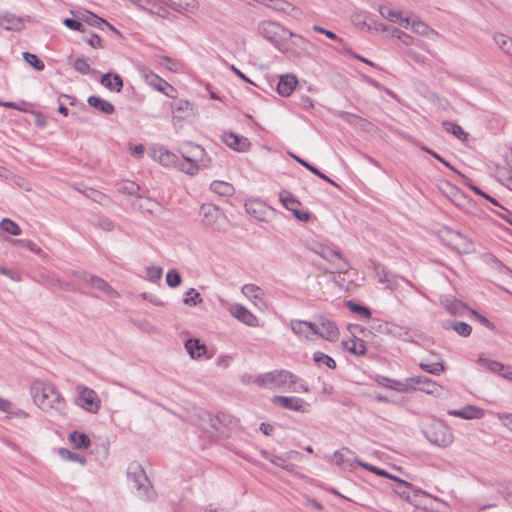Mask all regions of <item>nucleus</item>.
<instances>
[{"instance_id":"obj_25","label":"nucleus","mask_w":512,"mask_h":512,"mask_svg":"<svg viewBox=\"0 0 512 512\" xmlns=\"http://www.w3.org/2000/svg\"><path fill=\"white\" fill-rule=\"evenodd\" d=\"M442 327L445 330H454L459 336L468 337L471 334L472 328L469 324L461 321H444Z\"/></svg>"},{"instance_id":"obj_15","label":"nucleus","mask_w":512,"mask_h":512,"mask_svg":"<svg viewBox=\"0 0 512 512\" xmlns=\"http://www.w3.org/2000/svg\"><path fill=\"white\" fill-rule=\"evenodd\" d=\"M223 141L229 148L238 152H245L250 147V142L246 137L237 135L233 132L224 133Z\"/></svg>"},{"instance_id":"obj_32","label":"nucleus","mask_w":512,"mask_h":512,"mask_svg":"<svg viewBox=\"0 0 512 512\" xmlns=\"http://www.w3.org/2000/svg\"><path fill=\"white\" fill-rule=\"evenodd\" d=\"M241 291L249 299H253L255 301H263L264 292L259 286L255 284H245Z\"/></svg>"},{"instance_id":"obj_46","label":"nucleus","mask_w":512,"mask_h":512,"mask_svg":"<svg viewBox=\"0 0 512 512\" xmlns=\"http://www.w3.org/2000/svg\"><path fill=\"white\" fill-rule=\"evenodd\" d=\"M92 223L95 227L100 228L106 232H111L115 228L114 222L108 217L104 216L96 217Z\"/></svg>"},{"instance_id":"obj_29","label":"nucleus","mask_w":512,"mask_h":512,"mask_svg":"<svg viewBox=\"0 0 512 512\" xmlns=\"http://www.w3.org/2000/svg\"><path fill=\"white\" fill-rule=\"evenodd\" d=\"M80 20L89 24L93 27H100L102 24H106L111 30H113L116 33H119L111 24H109L106 20L103 18L98 17L96 14L86 11V13H83L80 17Z\"/></svg>"},{"instance_id":"obj_3","label":"nucleus","mask_w":512,"mask_h":512,"mask_svg":"<svg viewBox=\"0 0 512 512\" xmlns=\"http://www.w3.org/2000/svg\"><path fill=\"white\" fill-rule=\"evenodd\" d=\"M127 479L132 491L140 498H152V484L145 470L138 462H132L127 468Z\"/></svg>"},{"instance_id":"obj_16","label":"nucleus","mask_w":512,"mask_h":512,"mask_svg":"<svg viewBox=\"0 0 512 512\" xmlns=\"http://www.w3.org/2000/svg\"><path fill=\"white\" fill-rule=\"evenodd\" d=\"M0 27L7 31H21L24 28V20L10 12L0 13Z\"/></svg>"},{"instance_id":"obj_58","label":"nucleus","mask_w":512,"mask_h":512,"mask_svg":"<svg viewBox=\"0 0 512 512\" xmlns=\"http://www.w3.org/2000/svg\"><path fill=\"white\" fill-rule=\"evenodd\" d=\"M83 41L96 49L103 47L101 37L94 33H90V36H84Z\"/></svg>"},{"instance_id":"obj_56","label":"nucleus","mask_w":512,"mask_h":512,"mask_svg":"<svg viewBox=\"0 0 512 512\" xmlns=\"http://www.w3.org/2000/svg\"><path fill=\"white\" fill-rule=\"evenodd\" d=\"M202 211L205 216V218H208L209 216H214L216 218H222L224 219V215L220 211V209L213 205H203Z\"/></svg>"},{"instance_id":"obj_21","label":"nucleus","mask_w":512,"mask_h":512,"mask_svg":"<svg viewBox=\"0 0 512 512\" xmlns=\"http://www.w3.org/2000/svg\"><path fill=\"white\" fill-rule=\"evenodd\" d=\"M449 415L460 417L463 419H480L484 415V411L473 405H468L459 410H450Z\"/></svg>"},{"instance_id":"obj_34","label":"nucleus","mask_w":512,"mask_h":512,"mask_svg":"<svg viewBox=\"0 0 512 512\" xmlns=\"http://www.w3.org/2000/svg\"><path fill=\"white\" fill-rule=\"evenodd\" d=\"M145 80L151 87H153L155 90H157L159 92H165V90L168 86L167 81H165L164 79L159 77L157 74L152 73V72L145 74Z\"/></svg>"},{"instance_id":"obj_51","label":"nucleus","mask_w":512,"mask_h":512,"mask_svg":"<svg viewBox=\"0 0 512 512\" xmlns=\"http://www.w3.org/2000/svg\"><path fill=\"white\" fill-rule=\"evenodd\" d=\"M139 7L143 11H146V12L150 13L151 15H156L161 18H167L170 14L169 11L163 6L154 5L153 7L148 8V7H145V6L139 4Z\"/></svg>"},{"instance_id":"obj_20","label":"nucleus","mask_w":512,"mask_h":512,"mask_svg":"<svg viewBox=\"0 0 512 512\" xmlns=\"http://www.w3.org/2000/svg\"><path fill=\"white\" fill-rule=\"evenodd\" d=\"M379 12L384 18L402 27L407 28L410 24L409 18L403 17L399 10H394L388 6H380Z\"/></svg>"},{"instance_id":"obj_9","label":"nucleus","mask_w":512,"mask_h":512,"mask_svg":"<svg viewBox=\"0 0 512 512\" xmlns=\"http://www.w3.org/2000/svg\"><path fill=\"white\" fill-rule=\"evenodd\" d=\"M77 404L90 413H97L101 406V401L97 393L86 386L78 385Z\"/></svg>"},{"instance_id":"obj_35","label":"nucleus","mask_w":512,"mask_h":512,"mask_svg":"<svg viewBox=\"0 0 512 512\" xmlns=\"http://www.w3.org/2000/svg\"><path fill=\"white\" fill-rule=\"evenodd\" d=\"M437 358L436 362L432 363H420V368L424 370L425 372L432 374V375H440L442 372H444V364L441 358L438 355H435Z\"/></svg>"},{"instance_id":"obj_36","label":"nucleus","mask_w":512,"mask_h":512,"mask_svg":"<svg viewBox=\"0 0 512 512\" xmlns=\"http://www.w3.org/2000/svg\"><path fill=\"white\" fill-rule=\"evenodd\" d=\"M279 196L281 203L286 209L290 210L292 213L294 210L298 209L300 202L294 197L293 194L288 191H282Z\"/></svg>"},{"instance_id":"obj_38","label":"nucleus","mask_w":512,"mask_h":512,"mask_svg":"<svg viewBox=\"0 0 512 512\" xmlns=\"http://www.w3.org/2000/svg\"><path fill=\"white\" fill-rule=\"evenodd\" d=\"M345 306L353 313L359 314L366 319H369L372 316V313L368 307L358 304L352 300L346 301Z\"/></svg>"},{"instance_id":"obj_22","label":"nucleus","mask_w":512,"mask_h":512,"mask_svg":"<svg viewBox=\"0 0 512 512\" xmlns=\"http://www.w3.org/2000/svg\"><path fill=\"white\" fill-rule=\"evenodd\" d=\"M185 348L192 359H199L207 351L205 344L201 343L199 339L195 338L188 339L185 342Z\"/></svg>"},{"instance_id":"obj_7","label":"nucleus","mask_w":512,"mask_h":512,"mask_svg":"<svg viewBox=\"0 0 512 512\" xmlns=\"http://www.w3.org/2000/svg\"><path fill=\"white\" fill-rule=\"evenodd\" d=\"M310 251L317 254L327 262L333 264L336 270L344 273L349 269L348 261L342 256L341 252L322 243H315L309 247Z\"/></svg>"},{"instance_id":"obj_64","label":"nucleus","mask_w":512,"mask_h":512,"mask_svg":"<svg viewBox=\"0 0 512 512\" xmlns=\"http://www.w3.org/2000/svg\"><path fill=\"white\" fill-rule=\"evenodd\" d=\"M497 491L505 498L512 497V483H499Z\"/></svg>"},{"instance_id":"obj_45","label":"nucleus","mask_w":512,"mask_h":512,"mask_svg":"<svg viewBox=\"0 0 512 512\" xmlns=\"http://www.w3.org/2000/svg\"><path fill=\"white\" fill-rule=\"evenodd\" d=\"M0 228L2 231L14 236L19 235L21 233L18 224L8 218H4L0 222Z\"/></svg>"},{"instance_id":"obj_14","label":"nucleus","mask_w":512,"mask_h":512,"mask_svg":"<svg viewBox=\"0 0 512 512\" xmlns=\"http://www.w3.org/2000/svg\"><path fill=\"white\" fill-rule=\"evenodd\" d=\"M376 381L379 385L390 388V389L398 391V392L409 393V392H413L415 390L414 386H410L409 378H407L405 381H399V380L390 379L385 376H378Z\"/></svg>"},{"instance_id":"obj_33","label":"nucleus","mask_w":512,"mask_h":512,"mask_svg":"<svg viewBox=\"0 0 512 512\" xmlns=\"http://www.w3.org/2000/svg\"><path fill=\"white\" fill-rule=\"evenodd\" d=\"M69 440L78 449H87L90 446V439L85 433L74 431L70 433Z\"/></svg>"},{"instance_id":"obj_54","label":"nucleus","mask_w":512,"mask_h":512,"mask_svg":"<svg viewBox=\"0 0 512 512\" xmlns=\"http://www.w3.org/2000/svg\"><path fill=\"white\" fill-rule=\"evenodd\" d=\"M409 25H411L414 32L420 35H428L429 32H434L426 23L420 20H414Z\"/></svg>"},{"instance_id":"obj_55","label":"nucleus","mask_w":512,"mask_h":512,"mask_svg":"<svg viewBox=\"0 0 512 512\" xmlns=\"http://www.w3.org/2000/svg\"><path fill=\"white\" fill-rule=\"evenodd\" d=\"M353 346L348 348V350L355 355H364L367 351L366 344L362 339L355 338L353 341Z\"/></svg>"},{"instance_id":"obj_18","label":"nucleus","mask_w":512,"mask_h":512,"mask_svg":"<svg viewBox=\"0 0 512 512\" xmlns=\"http://www.w3.org/2000/svg\"><path fill=\"white\" fill-rule=\"evenodd\" d=\"M298 84V80L293 74H285L279 78L277 92L282 97H288L292 94Z\"/></svg>"},{"instance_id":"obj_50","label":"nucleus","mask_w":512,"mask_h":512,"mask_svg":"<svg viewBox=\"0 0 512 512\" xmlns=\"http://www.w3.org/2000/svg\"><path fill=\"white\" fill-rule=\"evenodd\" d=\"M166 282L172 288H176L181 284V275L177 269L173 268L167 272Z\"/></svg>"},{"instance_id":"obj_23","label":"nucleus","mask_w":512,"mask_h":512,"mask_svg":"<svg viewBox=\"0 0 512 512\" xmlns=\"http://www.w3.org/2000/svg\"><path fill=\"white\" fill-rule=\"evenodd\" d=\"M100 83L111 91L120 92L123 88V80L119 74L106 73L101 77Z\"/></svg>"},{"instance_id":"obj_17","label":"nucleus","mask_w":512,"mask_h":512,"mask_svg":"<svg viewBox=\"0 0 512 512\" xmlns=\"http://www.w3.org/2000/svg\"><path fill=\"white\" fill-rule=\"evenodd\" d=\"M78 277L89 283L95 289L103 291L108 295L113 296L118 294L109 283L98 276L88 275L87 273L82 272Z\"/></svg>"},{"instance_id":"obj_40","label":"nucleus","mask_w":512,"mask_h":512,"mask_svg":"<svg viewBox=\"0 0 512 512\" xmlns=\"http://www.w3.org/2000/svg\"><path fill=\"white\" fill-rule=\"evenodd\" d=\"M363 26H366L369 30L375 31H387V25L376 21L372 16L368 15L363 20L357 22Z\"/></svg>"},{"instance_id":"obj_44","label":"nucleus","mask_w":512,"mask_h":512,"mask_svg":"<svg viewBox=\"0 0 512 512\" xmlns=\"http://www.w3.org/2000/svg\"><path fill=\"white\" fill-rule=\"evenodd\" d=\"M59 455L64 460H69V461H73V462H79L82 465L86 464V457L84 455H81V454H78V453H74V452H72V451H70L68 449L61 448L59 450Z\"/></svg>"},{"instance_id":"obj_42","label":"nucleus","mask_w":512,"mask_h":512,"mask_svg":"<svg viewBox=\"0 0 512 512\" xmlns=\"http://www.w3.org/2000/svg\"><path fill=\"white\" fill-rule=\"evenodd\" d=\"M288 35L293 39V45L300 47L305 54H310L309 49L313 47V45L307 39L290 31H288Z\"/></svg>"},{"instance_id":"obj_60","label":"nucleus","mask_w":512,"mask_h":512,"mask_svg":"<svg viewBox=\"0 0 512 512\" xmlns=\"http://www.w3.org/2000/svg\"><path fill=\"white\" fill-rule=\"evenodd\" d=\"M83 193L85 194V196H87L88 198L92 199L97 203H102L105 198V195L103 193L93 188H87Z\"/></svg>"},{"instance_id":"obj_28","label":"nucleus","mask_w":512,"mask_h":512,"mask_svg":"<svg viewBox=\"0 0 512 512\" xmlns=\"http://www.w3.org/2000/svg\"><path fill=\"white\" fill-rule=\"evenodd\" d=\"M210 189L220 196H232L235 192L234 186L226 181L215 180L210 184Z\"/></svg>"},{"instance_id":"obj_19","label":"nucleus","mask_w":512,"mask_h":512,"mask_svg":"<svg viewBox=\"0 0 512 512\" xmlns=\"http://www.w3.org/2000/svg\"><path fill=\"white\" fill-rule=\"evenodd\" d=\"M320 333L319 336L328 341H334L338 338L339 330L336 324L326 317H319Z\"/></svg>"},{"instance_id":"obj_5","label":"nucleus","mask_w":512,"mask_h":512,"mask_svg":"<svg viewBox=\"0 0 512 512\" xmlns=\"http://www.w3.org/2000/svg\"><path fill=\"white\" fill-rule=\"evenodd\" d=\"M422 432L431 444L439 447H448L454 440L450 427L440 420H432Z\"/></svg>"},{"instance_id":"obj_4","label":"nucleus","mask_w":512,"mask_h":512,"mask_svg":"<svg viewBox=\"0 0 512 512\" xmlns=\"http://www.w3.org/2000/svg\"><path fill=\"white\" fill-rule=\"evenodd\" d=\"M182 156L185 159V163L179 161L178 168L189 174L195 175L201 167H207L210 160L204 159L206 152L200 145H188L183 148Z\"/></svg>"},{"instance_id":"obj_1","label":"nucleus","mask_w":512,"mask_h":512,"mask_svg":"<svg viewBox=\"0 0 512 512\" xmlns=\"http://www.w3.org/2000/svg\"><path fill=\"white\" fill-rule=\"evenodd\" d=\"M255 383L261 388H281L295 393L309 392L308 385L303 379L284 369L260 374L256 377Z\"/></svg>"},{"instance_id":"obj_30","label":"nucleus","mask_w":512,"mask_h":512,"mask_svg":"<svg viewBox=\"0 0 512 512\" xmlns=\"http://www.w3.org/2000/svg\"><path fill=\"white\" fill-rule=\"evenodd\" d=\"M478 363L484 367H486L492 373L498 374L503 377V373H505V369L507 365H504L498 361L479 357Z\"/></svg>"},{"instance_id":"obj_59","label":"nucleus","mask_w":512,"mask_h":512,"mask_svg":"<svg viewBox=\"0 0 512 512\" xmlns=\"http://www.w3.org/2000/svg\"><path fill=\"white\" fill-rule=\"evenodd\" d=\"M146 273L150 281L156 282L161 279L163 271L160 267L152 266L146 269Z\"/></svg>"},{"instance_id":"obj_24","label":"nucleus","mask_w":512,"mask_h":512,"mask_svg":"<svg viewBox=\"0 0 512 512\" xmlns=\"http://www.w3.org/2000/svg\"><path fill=\"white\" fill-rule=\"evenodd\" d=\"M87 102L91 107L101 111L104 114L111 115L115 112L114 105L109 101L100 98L99 96L92 95L88 98Z\"/></svg>"},{"instance_id":"obj_31","label":"nucleus","mask_w":512,"mask_h":512,"mask_svg":"<svg viewBox=\"0 0 512 512\" xmlns=\"http://www.w3.org/2000/svg\"><path fill=\"white\" fill-rule=\"evenodd\" d=\"M169 6L175 11L193 12L198 8L196 0H170Z\"/></svg>"},{"instance_id":"obj_41","label":"nucleus","mask_w":512,"mask_h":512,"mask_svg":"<svg viewBox=\"0 0 512 512\" xmlns=\"http://www.w3.org/2000/svg\"><path fill=\"white\" fill-rule=\"evenodd\" d=\"M444 306L452 315H462L463 311L467 308L463 302L456 299L447 300Z\"/></svg>"},{"instance_id":"obj_27","label":"nucleus","mask_w":512,"mask_h":512,"mask_svg":"<svg viewBox=\"0 0 512 512\" xmlns=\"http://www.w3.org/2000/svg\"><path fill=\"white\" fill-rule=\"evenodd\" d=\"M369 267L373 269V271L375 272L376 276L378 277V280H379L380 283L386 284V287L389 288V289L393 288L394 283L389 278V274L385 270L384 266H382L378 262H375V261L371 260Z\"/></svg>"},{"instance_id":"obj_8","label":"nucleus","mask_w":512,"mask_h":512,"mask_svg":"<svg viewBox=\"0 0 512 512\" xmlns=\"http://www.w3.org/2000/svg\"><path fill=\"white\" fill-rule=\"evenodd\" d=\"M261 36L271 42L277 49L283 50L282 34H288V30L272 21H263L258 26Z\"/></svg>"},{"instance_id":"obj_53","label":"nucleus","mask_w":512,"mask_h":512,"mask_svg":"<svg viewBox=\"0 0 512 512\" xmlns=\"http://www.w3.org/2000/svg\"><path fill=\"white\" fill-rule=\"evenodd\" d=\"M73 68L79 73L86 75L90 72V65L84 57L77 58L73 64Z\"/></svg>"},{"instance_id":"obj_39","label":"nucleus","mask_w":512,"mask_h":512,"mask_svg":"<svg viewBox=\"0 0 512 512\" xmlns=\"http://www.w3.org/2000/svg\"><path fill=\"white\" fill-rule=\"evenodd\" d=\"M494 41L499 46V48L512 56V38L504 34H495Z\"/></svg>"},{"instance_id":"obj_49","label":"nucleus","mask_w":512,"mask_h":512,"mask_svg":"<svg viewBox=\"0 0 512 512\" xmlns=\"http://www.w3.org/2000/svg\"><path fill=\"white\" fill-rule=\"evenodd\" d=\"M202 302V297L199 292H197L194 288H190L186 292V297L183 299V303L188 306H196Z\"/></svg>"},{"instance_id":"obj_2","label":"nucleus","mask_w":512,"mask_h":512,"mask_svg":"<svg viewBox=\"0 0 512 512\" xmlns=\"http://www.w3.org/2000/svg\"><path fill=\"white\" fill-rule=\"evenodd\" d=\"M34 403L43 411L61 414L66 402L56 387L48 382L34 380L30 386Z\"/></svg>"},{"instance_id":"obj_26","label":"nucleus","mask_w":512,"mask_h":512,"mask_svg":"<svg viewBox=\"0 0 512 512\" xmlns=\"http://www.w3.org/2000/svg\"><path fill=\"white\" fill-rule=\"evenodd\" d=\"M246 211L253 215L255 218L261 220L264 217V214L268 207L259 200H249L245 203Z\"/></svg>"},{"instance_id":"obj_6","label":"nucleus","mask_w":512,"mask_h":512,"mask_svg":"<svg viewBox=\"0 0 512 512\" xmlns=\"http://www.w3.org/2000/svg\"><path fill=\"white\" fill-rule=\"evenodd\" d=\"M440 240L457 253L464 254L473 251L472 241L457 230L444 227L439 232Z\"/></svg>"},{"instance_id":"obj_12","label":"nucleus","mask_w":512,"mask_h":512,"mask_svg":"<svg viewBox=\"0 0 512 512\" xmlns=\"http://www.w3.org/2000/svg\"><path fill=\"white\" fill-rule=\"evenodd\" d=\"M410 386H414V391H422L426 394H438L441 386L426 376H413L409 378Z\"/></svg>"},{"instance_id":"obj_43","label":"nucleus","mask_w":512,"mask_h":512,"mask_svg":"<svg viewBox=\"0 0 512 512\" xmlns=\"http://www.w3.org/2000/svg\"><path fill=\"white\" fill-rule=\"evenodd\" d=\"M313 360L318 365L324 364L330 369L336 368L335 360L323 352H320V351L315 352L313 354Z\"/></svg>"},{"instance_id":"obj_57","label":"nucleus","mask_w":512,"mask_h":512,"mask_svg":"<svg viewBox=\"0 0 512 512\" xmlns=\"http://www.w3.org/2000/svg\"><path fill=\"white\" fill-rule=\"evenodd\" d=\"M140 187L134 182L126 183L119 187V192L126 195H136Z\"/></svg>"},{"instance_id":"obj_61","label":"nucleus","mask_w":512,"mask_h":512,"mask_svg":"<svg viewBox=\"0 0 512 512\" xmlns=\"http://www.w3.org/2000/svg\"><path fill=\"white\" fill-rule=\"evenodd\" d=\"M63 23L66 27H68L71 30L85 32L84 25L79 20L73 18H66L63 21Z\"/></svg>"},{"instance_id":"obj_37","label":"nucleus","mask_w":512,"mask_h":512,"mask_svg":"<svg viewBox=\"0 0 512 512\" xmlns=\"http://www.w3.org/2000/svg\"><path fill=\"white\" fill-rule=\"evenodd\" d=\"M294 159L299 163L301 164L303 167H305L306 169H308L310 172H312L313 174L317 175L318 177H320L321 179L325 180L326 182L328 183H331L332 185L334 186H338L332 179H330L327 175H325L324 173H322L317 167H315L314 165L310 164L309 162L305 161L304 159L298 157V156H293Z\"/></svg>"},{"instance_id":"obj_47","label":"nucleus","mask_w":512,"mask_h":512,"mask_svg":"<svg viewBox=\"0 0 512 512\" xmlns=\"http://www.w3.org/2000/svg\"><path fill=\"white\" fill-rule=\"evenodd\" d=\"M443 127L445 131L452 133L458 139H465L467 134L464 132L461 126L450 121H444Z\"/></svg>"},{"instance_id":"obj_10","label":"nucleus","mask_w":512,"mask_h":512,"mask_svg":"<svg viewBox=\"0 0 512 512\" xmlns=\"http://www.w3.org/2000/svg\"><path fill=\"white\" fill-rule=\"evenodd\" d=\"M272 403L285 409L300 413H308L310 411V404L302 398L295 396L276 395L272 398Z\"/></svg>"},{"instance_id":"obj_48","label":"nucleus","mask_w":512,"mask_h":512,"mask_svg":"<svg viewBox=\"0 0 512 512\" xmlns=\"http://www.w3.org/2000/svg\"><path fill=\"white\" fill-rule=\"evenodd\" d=\"M23 59L37 71H42L45 68L43 61L35 54L24 52Z\"/></svg>"},{"instance_id":"obj_62","label":"nucleus","mask_w":512,"mask_h":512,"mask_svg":"<svg viewBox=\"0 0 512 512\" xmlns=\"http://www.w3.org/2000/svg\"><path fill=\"white\" fill-rule=\"evenodd\" d=\"M496 417L503 426L512 432V413L498 412Z\"/></svg>"},{"instance_id":"obj_52","label":"nucleus","mask_w":512,"mask_h":512,"mask_svg":"<svg viewBox=\"0 0 512 512\" xmlns=\"http://www.w3.org/2000/svg\"><path fill=\"white\" fill-rule=\"evenodd\" d=\"M291 329L298 336H303L305 338L309 337L307 328H305V321L303 320L291 321Z\"/></svg>"},{"instance_id":"obj_11","label":"nucleus","mask_w":512,"mask_h":512,"mask_svg":"<svg viewBox=\"0 0 512 512\" xmlns=\"http://www.w3.org/2000/svg\"><path fill=\"white\" fill-rule=\"evenodd\" d=\"M149 155L163 166H178L180 161L176 154L161 145L152 146Z\"/></svg>"},{"instance_id":"obj_13","label":"nucleus","mask_w":512,"mask_h":512,"mask_svg":"<svg viewBox=\"0 0 512 512\" xmlns=\"http://www.w3.org/2000/svg\"><path fill=\"white\" fill-rule=\"evenodd\" d=\"M230 313L234 318H236L237 320H239L240 322L244 323L249 327L258 326L257 317L241 304L232 305L230 308Z\"/></svg>"},{"instance_id":"obj_63","label":"nucleus","mask_w":512,"mask_h":512,"mask_svg":"<svg viewBox=\"0 0 512 512\" xmlns=\"http://www.w3.org/2000/svg\"><path fill=\"white\" fill-rule=\"evenodd\" d=\"M273 8L277 11H282L284 13H291L292 10H295L294 6L282 0L275 1Z\"/></svg>"}]
</instances>
